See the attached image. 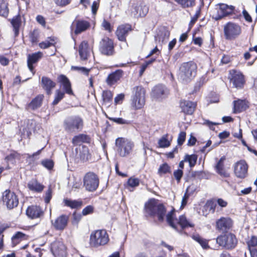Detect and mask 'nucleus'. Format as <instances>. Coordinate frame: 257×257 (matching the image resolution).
<instances>
[{"label":"nucleus","mask_w":257,"mask_h":257,"mask_svg":"<svg viewBox=\"0 0 257 257\" xmlns=\"http://www.w3.org/2000/svg\"><path fill=\"white\" fill-rule=\"evenodd\" d=\"M146 216L157 217L159 221H163L166 213L164 206L155 199H151L145 204Z\"/></svg>","instance_id":"nucleus-1"},{"label":"nucleus","mask_w":257,"mask_h":257,"mask_svg":"<svg viewBox=\"0 0 257 257\" xmlns=\"http://www.w3.org/2000/svg\"><path fill=\"white\" fill-rule=\"evenodd\" d=\"M196 69L197 66L194 62L190 61L184 63L180 67L178 77L183 82H187L195 77Z\"/></svg>","instance_id":"nucleus-2"},{"label":"nucleus","mask_w":257,"mask_h":257,"mask_svg":"<svg viewBox=\"0 0 257 257\" xmlns=\"http://www.w3.org/2000/svg\"><path fill=\"white\" fill-rule=\"evenodd\" d=\"M146 91L141 86H137L133 88L131 97V105L134 109L142 108L145 104Z\"/></svg>","instance_id":"nucleus-3"},{"label":"nucleus","mask_w":257,"mask_h":257,"mask_svg":"<svg viewBox=\"0 0 257 257\" xmlns=\"http://www.w3.org/2000/svg\"><path fill=\"white\" fill-rule=\"evenodd\" d=\"M109 240V236L105 229L92 231L90 235L89 244L93 247H98L106 244Z\"/></svg>","instance_id":"nucleus-4"},{"label":"nucleus","mask_w":257,"mask_h":257,"mask_svg":"<svg viewBox=\"0 0 257 257\" xmlns=\"http://www.w3.org/2000/svg\"><path fill=\"white\" fill-rule=\"evenodd\" d=\"M116 152L121 157L128 156L132 152L134 143L131 140L124 138H118L115 140Z\"/></svg>","instance_id":"nucleus-5"},{"label":"nucleus","mask_w":257,"mask_h":257,"mask_svg":"<svg viewBox=\"0 0 257 257\" xmlns=\"http://www.w3.org/2000/svg\"><path fill=\"white\" fill-rule=\"evenodd\" d=\"M166 219L169 225L176 230H177V224L180 225L182 229L189 227H194V224L188 220L184 215L180 216L179 220L175 218L174 209H173L167 214Z\"/></svg>","instance_id":"nucleus-6"},{"label":"nucleus","mask_w":257,"mask_h":257,"mask_svg":"<svg viewBox=\"0 0 257 257\" xmlns=\"http://www.w3.org/2000/svg\"><path fill=\"white\" fill-rule=\"evenodd\" d=\"M216 242L226 249L232 250L236 247L238 241L234 234L227 233L218 236L216 239Z\"/></svg>","instance_id":"nucleus-7"},{"label":"nucleus","mask_w":257,"mask_h":257,"mask_svg":"<svg viewBox=\"0 0 257 257\" xmlns=\"http://www.w3.org/2000/svg\"><path fill=\"white\" fill-rule=\"evenodd\" d=\"M83 124V120L81 117L74 116L69 117L64 120V127L67 132L73 133L81 130Z\"/></svg>","instance_id":"nucleus-8"},{"label":"nucleus","mask_w":257,"mask_h":257,"mask_svg":"<svg viewBox=\"0 0 257 257\" xmlns=\"http://www.w3.org/2000/svg\"><path fill=\"white\" fill-rule=\"evenodd\" d=\"M83 186L85 189L90 192L95 191L99 183L98 177L92 172L85 174L83 177Z\"/></svg>","instance_id":"nucleus-9"},{"label":"nucleus","mask_w":257,"mask_h":257,"mask_svg":"<svg viewBox=\"0 0 257 257\" xmlns=\"http://www.w3.org/2000/svg\"><path fill=\"white\" fill-rule=\"evenodd\" d=\"M170 36V32L165 27H160L156 30L155 36L156 46L155 48L166 46Z\"/></svg>","instance_id":"nucleus-10"},{"label":"nucleus","mask_w":257,"mask_h":257,"mask_svg":"<svg viewBox=\"0 0 257 257\" xmlns=\"http://www.w3.org/2000/svg\"><path fill=\"white\" fill-rule=\"evenodd\" d=\"M3 201L9 209L17 207L19 204V199L17 196L14 192L10 190H7L4 192Z\"/></svg>","instance_id":"nucleus-11"},{"label":"nucleus","mask_w":257,"mask_h":257,"mask_svg":"<svg viewBox=\"0 0 257 257\" xmlns=\"http://www.w3.org/2000/svg\"><path fill=\"white\" fill-rule=\"evenodd\" d=\"M216 13L214 14L213 17L216 20H218L222 18L231 14L234 10L233 6H229L225 4H219L216 8Z\"/></svg>","instance_id":"nucleus-12"},{"label":"nucleus","mask_w":257,"mask_h":257,"mask_svg":"<svg viewBox=\"0 0 257 257\" xmlns=\"http://www.w3.org/2000/svg\"><path fill=\"white\" fill-rule=\"evenodd\" d=\"M224 30L225 36L227 39H234L241 33L240 27L232 23H228L224 27Z\"/></svg>","instance_id":"nucleus-13"},{"label":"nucleus","mask_w":257,"mask_h":257,"mask_svg":"<svg viewBox=\"0 0 257 257\" xmlns=\"http://www.w3.org/2000/svg\"><path fill=\"white\" fill-rule=\"evenodd\" d=\"M69 217L66 214H61L56 218L51 220V224L54 228L58 231L64 230L67 226Z\"/></svg>","instance_id":"nucleus-14"},{"label":"nucleus","mask_w":257,"mask_h":257,"mask_svg":"<svg viewBox=\"0 0 257 257\" xmlns=\"http://www.w3.org/2000/svg\"><path fill=\"white\" fill-rule=\"evenodd\" d=\"M90 27V23L83 20H75L71 26V30L75 35H78L86 30Z\"/></svg>","instance_id":"nucleus-15"},{"label":"nucleus","mask_w":257,"mask_h":257,"mask_svg":"<svg viewBox=\"0 0 257 257\" xmlns=\"http://www.w3.org/2000/svg\"><path fill=\"white\" fill-rule=\"evenodd\" d=\"M169 93L165 86L159 84L155 86L152 90L151 97L156 100H161L165 98Z\"/></svg>","instance_id":"nucleus-16"},{"label":"nucleus","mask_w":257,"mask_h":257,"mask_svg":"<svg viewBox=\"0 0 257 257\" xmlns=\"http://www.w3.org/2000/svg\"><path fill=\"white\" fill-rule=\"evenodd\" d=\"M229 78L233 86L236 88H241L243 84V76L239 72L231 70L229 72Z\"/></svg>","instance_id":"nucleus-17"},{"label":"nucleus","mask_w":257,"mask_h":257,"mask_svg":"<svg viewBox=\"0 0 257 257\" xmlns=\"http://www.w3.org/2000/svg\"><path fill=\"white\" fill-rule=\"evenodd\" d=\"M248 166L244 160H240L234 165V173L238 178H244L247 172Z\"/></svg>","instance_id":"nucleus-18"},{"label":"nucleus","mask_w":257,"mask_h":257,"mask_svg":"<svg viewBox=\"0 0 257 257\" xmlns=\"http://www.w3.org/2000/svg\"><path fill=\"white\" fill-rule=\"evenodd\" d=\"M132 30V27L129 24L121 25L119 26L115 32L118 39L120 41L125 42L126 37L129 32L131 31Z\"/></svg>","instance_id":"nucleus-19"},{"label":"nucleus","mask_w":257,"mask_h":257,"mask_svg":"<svg viewBox=\"0 0 257 257\" xmlns=\"http://www.w3.org/2000/svg\"><path fill=\"white\" fill-rule=\"evenodd\" d=\"M232 225V221L229 217H221L216 221V228L220 231H226L230 229Z\"/></svg>","instance_id":"nucleus-20"},{"label":"nucleus","mask_w":257,"mask_h":257,"mask_svg":"<svg viewBox=\"0 0 257 257\" xmlns=\"http://www.w3.org/2000/svg\"><path fill=\"white\" fill-rule=\"evenodd\" d=\"M43 56L42 52L39 51L36 53H33L32 54L28 55L27 59V65L28 67L31 72L34 74V67L33 65L37 63Z\"/></svg>","instance_id":"nucleus-21"},{"label":"nucleus","mask_w":257,"mask_h":257,"mask_svg":"<svg viewBox=\"0 0 257 257\" xmlns=\"http://www.w3.org/2000/svg\"><path fill=\"white\" fill-rule=\"evenodd\" d=\"M26 214L29 218L35 219L43 216V211L39 206L32 205L27 208Z\"/></svg>","instance_id":"nucleus-22"},{"label":"nucleus","mask_w":257,"mask_h":257,"mask_svg":"<svg viewBox=\"0 0 257 257\" xmlns=\"http://www.w3.org/2000/svg\"><path fill=\"white\" fill-rule=\"evenodd\" d=\"M123 71L121 69H118L110 73L107 76L106 82L108 85L112 86L118 81L122 77Z\"/></svg>","instance_id":"nucleus-23"},{"label":"nucleus","mask_w":257,"mask_h":257,"mask_svg":"<svg viewBox=\"0 0 257 257\" xmlns=\"http://www.w3.org/2000/svg\"><path fill=\"white\" fill-rule=\"evenodd\" d=\"M58 81L62 86L65 93L69 95H73L71 83L68 78L64 75L61 74L58 77Z\"/></svg>","instance_id":"nucleus-24"},{"label":"nucleus","mask_w":257,"mask_h":257,"mask_svg":"<svg viewBox=\"0 0 257 257\" xmlns=\"http://www.w3.org/2000/svg\"><path fill=\"white\" fill-rule=\"evenodd\" d=\"M41 86L46 91L47 94H51L52 89L55 87L56 83L53 81L50 78L43 76L41 80Z\"/></svg>","instance_id":"nucleus-25"},{"label":"nucleus","mask_w":257,"mask_h":257,"mask_svg":"<svg viewBox=\"0 0 257 257\" xmlns=\"http://www.w3.org/2000/svg\"><path fill=\"white\" fill-rule=\"evenodd\" d=\"M196 103L188 100H183L180 102L182 111L187 114H192L195 110Z\"/></svg>","instance_id":"nucleus-26"},{"label":"nucleus","mask_w":257,"mask_h":257,"mask_svg":"<svg viewBox=\"0 0 257 257\" xmlns=\"http://www.w3.org/2000/svg\"><path fill=\"white\" fill-rule=\"evenodd\" d=\"M59 41L57 38L54 36L48 37L44 41L40 43L41 48H47L48 47H58Z\"/></svg>","instance_id":"nucleus-27"},{"label":"nucleus","mask_w":257,"mask_h":257,"mask_svg":"<svg viewBox=\"0 0 257 257\" xmlns=\"http://www.w3.org/2000/svg\"><path fill=\"white\" fill-rule=\"evenodd\" d=\"M225 160L224 156L222 157L215 166V169L218 174L221 176L227 178L229 176V174L224 168V161Z\"/></svg>","instance_id":"nucleus-28"},{"label":"nucleus","mask_w":257,"mask_h":257,"mask_svg":"<svg viewBox=\"0 0 257 257\" xmlns=\"http://www.w3.org/2000/svg\"><path fill=\"white\" fill-rule=\"evenodd\" d=\"M44 98V95L40 94L32 100L31 102L29 103L27 106V109L35 110L39 108L42 103Z\"/></svg>","instance_id":"nucleus-29"},{"label":"nucleus","mask_w":257,"mask_h":257,"mask_svg":"<svg viewBox=\"0 0 257 257\" xmlns=\"http://www.w3.org/2000/svg\"><path fill=\"white\" fill-rule=\"evenodd\" d=\"M233 112L238 113L245 110L248 107L247 102L245 100L238 99L233 102Z\"/></svg>","instance_id":"nucleus-30"},{"label":"nucleus","mask_w":257,"mask_h":257,"mask_svg":"<svg viewBox=\"0 0 257 257\" xmlns=\"http://www.w3.org/2000/svg\"><path fill=\"white\" fill-rule=\"evenodd\" d=\"M28 188L35 192H41L44 189V186L38 182L36 179L30 180L28 183Z\"/></svg>","instance_id":"nucleus-31"},{"label":"nucleus","mask_w":257,"mask_h":257,"mask_svg":"<svg viewBox=\"0 0 257 257\" xmlns=\"http://www.w3.org/2000/svg\"><path fill=\"white\" fill-rule=\"evenodd\" d=\"M78 156L80 159L83 162H86L89 160L91 158V155L89 153L88 148L84 146H83L81 148H79Z\"/></svg>","instance_id":"nucleus-32"},{"label":"nucleus","mask_w":257,"mask_h":257,"mask_svg":"<svg viewBox=\"0 0 257 257\" xmlns=\"http://www.w3.org/2000/svg\"><path fill=\"white\" fill-rule=\"evenodd\" d=\"M89 141L90 138L84 134L76 136L72 139V143L74 145H78L82 143H89Z\"/></svg>","instance_id":"nucleus-33"},{"label":"nucleus","mask_w":257,"mask_h":257,"mask_svg":"<svg viewBox=\"0 0 257 257\" xmlns=\"http://www.w3.org/2000/svg\"><path fill=\"white\" fill-rule=\"evenodd\" d=\"M112 94L110 91L104 90L102 94L103 104L106 106H110L111 102L112 101Z\"/></svg>","instance_id":"nucleus-34"},{"label":"nucleus","mask_w":257,"mask_h":257,"mask_svg":"<svg viewBox=\"0 0 257 257\" xmlns=\"http://www.w3.org/2000/svg\"><path fill=\"white\" fill-rule=\"evenodd\" d=\"M21 18L19 16L14 17L11 21L12 25L14 28L15 36H17L19 33V28L21 25Z\"/></svg>","instance_id":"nucleus-35"},{"label":"nucleus","mask_w":257,"mask_h":257,"mask_svg":"<svg viewBox=\"0 0 257 257\" xmlns=\"http://www.w3.org/2000/svg\"><path fill=\"white\" fill-rule=\"evenodd\" d=\"M20 155L17 152H13L6 158L9 165H15L17 162L20 161Z\"/></svg>","instance_id":"nucleus-36"},{"label":"nucleus","mask_w":257,"mask_h":257,"mask_svg":"<svg viewBox=\"0 0 257 257\" xmlns=\"http://www.w3.org/2000/svg\"><path fill=\"white\" fill-rule=\"evenodd\" d=\"M64 203L65 205L71 208H79L82 205V202L77 200H72L67 198L64 199Z\"/></svg>","instance_id":"nucleus-37"},{"label":"nucleus","mask_w":257,"mask_h":257,"mask_svg":"<svg viewBox=\"0 0 257 257\" xmlns=\"http://www.w3.org/2000/svg\"><path fill=\"white\" fill-rule=\"evenodd\" d=\"M8 3L5 0H0V16L7 17L9 14Z\"/></svg>","instance_id":"nucleus-38"},{"label":"nucleus","mask_w":257,"mask_h":257,"mask_svg":"<svg viewBox=\"0 0 257 257\" xmlns=\"http://www.w3.org/2000/svg\"><path fill=\"white\" fill-rule=\"evenodd\" d=\"M216 207V203L212 200H208L204 206L206 212L214 213Z\"/></svg>","instance_id":"nucleus-39"},{"label":"nucleus","mask_w":257,"mask_h":257,"mask_svg":"<svg viewBox=\"0 0 257 257\" xmlns=\"http://www.w3.org/2000/svg\"><path fill=\"white\" fill-rule=\"evenodd\" d=\"M101 48H113L112 41L108 37L103 38L100 42Z\"/></svg>","instance_id":"nucleus-40"},{"label":"nucleus","mask_w":257,"mask_h":257,"mask_svg":"<svg viewBox=\"0 0 257 257\" xmlns=\"http://www.w3.org/2000/svg\"><path fill=\"white\" fill-rule=\"evenodd\" d=\"M27 235L21 232H17L12 238V241L14 243L17 244L22 240L27 239Z\"/></svg>","instance_id":"nucleus-41"},{"label":"nucleus","mask_w":257,"mask_h":257,"mask_svg":"<svg viewBox=\"0 0 257 257\" xmlns=\"http://www.w3.org/2000/svg\"><path fill=\"white\" fill-rule=\"evenodd\" d=\"M65 93L59 89L55 91L54 100L52 102L53 105L57 104L64 97Z\"/></svg>","instance_id":"nucleus-42"},{"label":"nucleus","mask_w":257,"mask_h":257,"mask_svg":"<svg viewBox=\"0 0 257 257\" xmlns=\"http://www.w3.org/2000/svg\"><path fill=\"white\" fill-rule=\"evenodd\" d=\"M193 238L197 241L203 248L207 249L209 248L207 240L202 238L199 235H193Z\"/></svg>","instance_id":"nucleus-43"},{"label":"nucleus","mask_w":257,"mask_h":257,"mask_svg":"<svg viewBox=\"0 0 257 257\" xmlns=\"http://www.w3.org/2000/svg\"><path fill=\"white\" fill-rule=\"evenodd\" d=\"M197 160V156L196 155H186L184 158V161L188 162L190 167H193L195 166Z\"/></svg>","instance_id":"nucleus-44"},{"label":"nucleus","mask_w":257,"mask_h":257,"mask_svg":"<svg viewBox=\"0 0 257 257\" xmlns=\"http://www.w3.org/2000/svg\"><path fill=\"white\" fill-rule=\"evenodd\" d=\"M168 135L162 137L158 141V145L160 148H167L170 146V142L168 140Z\"/></svg>","instance_id":"nucleus-45"},{"label":"nucleus","mask_w":257,"mask_h":257,"mask_svg":"<svg viewBox=\"0 0 257 257\" xmlns=\"http://www.w3.org/2000/svg\"><path fill=\"white\" fill-rule=\"evenodd\" d=\"M182 8H188L192 7L194 4V0H174Z\"/></svg>","instance_id":"nucleus-46"},{"label":"nucleus","mask_w":257,"mask_h":257,"mask_svg":"<svg viewBox=\"0 0 257 257\" xmlns=\"http://www.w3.org/2000/svg\"><path fill=\"white\" fill-rule=\"evenodd\" d=\"M89 50L90 49H79V54L81 60H85L87 59L90 54Z\"/></svg>","instance_id":"nucleus-47"},{"label":"nucleus","mask_w":257,"mask_h":257,"mask_svg":"<svg viewBox=\"0 0 257 257\" xmlns=\"http://www.w3.org/2000/svg\"><path fill=\"white\" fill-rule=\"evenodd\" d=\"M170 171V168L169 166L167 164L164 163L160 166L158 170V173L161 175L169 172Z\"/></svg>","instance_id":"nucleus-48"},{"label":"nucleus","mask_w":257,"mask_h":257,"mask_svg":"<svg viewBox=\"0 0 257 257\" xmlns=\"http://www.w3.org/2000/svg\"><path fill=\"white\" fill-rule=\"evenodd\" d=\"M8 226L4 224L0 223V249L4 245V231L7 228Z\"/></svg>","instance_id":"nucleus-49"},{"label":"nucleus","mask_w":257,"mask_h":257,"mask_svg":"<svg viewBox=\"0 0 257 257\" xmlns=\"http://www.w3.org/2000/svg\"><path fill=\"white\" fill-rule=\"evenodd\" d=\"M42 165L48 170L52 169L54 167V163L50 159L44 160L41 162Z\"/></svg>","instance_id":"nucleus-50"},{"label":"nucleus","mask_w":257,"mask_h":257,"mask_svg":"<svg viewBox=\"0 0 257 257\" xmlns=\"http://www.w3.org/2000/svg\"><path fill=\"white\" fill-rule=\"evenodd\" d=\"M247 244L249 249L254 248L257 245V237L252 236L247 242Z\"/></svg>","instance_id":"nucleus-51"},{"label":"nucleus","mask_w":257,"mask_h":257,"mask_svg":"<svg viewBox=\"0 0 257 257\" xmlns=\"http://www.w3.org/2000/svg\"><path fill=\"white\" fill-rule=\"evenodd\" d=\"M71 70L74 71H77L81 73H82L86 75H88L90 69H88L84 67H78V66H72L71 67Z\"/></svg>","instance_id":"nucleus-52"},{"label":"nucleus","mask_w":257,"mask_h":257,"mask_svg":"<svg viewBox=\"0 0 257 257\" xmlns=\"http://www.w3.org/2000/svg\"><path fill=\"white\" fill-rule=\"evenodd\" d=\"M127 183L130 186L135 187L139 185L140 180L138 178H130L127 181Z\"/></svg>","instance_id":"nucleus-53"},{"label":"nucleus","mask_w":257,"mask_h":257,"mask_svg":"<svg viewBox=\"0 0 257 257\" xmlns=\"http://www.w3.org/2000/svg\"><path fill=\"white\" fill-rule=\"evenodd\" d=\"M186 133L184 132H181L179 133L177 139V143L179 145L181 146L184 143L186 139Z\"/></svg>","instance_id":"nucleus-54"},{"label":"nucleus","mask_w":257,"mask_h":257,"mask_svg":"<svg viewBox=\"0 0 257 257\" xmlns=\"http://www.w3.org/2000/svg\"><path fill=\"white\" fill-rule=\"evenodd\" d=\"M138 7H140L139 11L140 17H145L148 12V8L146 6H138Z\"/></svg>","instance_id":"nucleus-55"},{"label":"nucleus","mask_w":257,"mask_h":257,"mask_svg":"<svg viewBox=\"0 0 257 257\" xmlns=\"http://www.w3.org/2000/svg\"><path fill=\"white\" fill-rule=\"evenodd\" d=\"M109 119L119 124H128L129 121L120 117L110 118Z\"/></svg>","instance_id":"nucleus-56"},{"label":"nucleus","mask_w":257,"mask_h":257,"mask_svg":"<svg viewBox=\"0 0 257 257\" xmlns=\"http://www.w3.org/2000/svg\"><path fill=\"white\" fill-rule=\"evenodd\" d=\"M174 176L177 181V182L179 183L180 181V180L183 176V171L181 169H178L174 172Z\"/></svg>","instance_id":"nucleus-57"},{"label":"nucleus","mask_w":257,"mask_h":257,"mask_svg":"<svg viewBox=\"0 0 257 257\" xmlns=\"http://www.w3.org/2000/svg\"><path fill=\"white\" fill-rule=\"evenodd\" d=\"M139 9L140 7H138V6H133L131 10V16L135 18L140 17L139 16Z\"/></svg>","instance_id":"nucleus-58"},{"label":"nucleus","mask_w":257,"mask_h":257,"mask_svg":"<svg viewBox=\"0 0 257 257\" xmlns=\"http://www.w3.org/2000/svg\"><path fill=\"white\" fill-rule=\"evenodd\" d=\"M156 59V58H152L151 60L146 61L144 64H143L141 67V70L140 71V74L141 75H142V74L144 73L146 69L147 68L148 65L151 64L153 61H155Z\"/></svg>","instance_id":"nucleus-59"},{"label":"nucleus","mask_w":257,"mask_h":257,"mask_svg":"<svg viewBox=\"0 0 257 257\" xmlns=\"http://www.w3.org/2000/svg\"><path fill=\"white\" fill-rule=\"evenodd\" d=\"M56 4L59 6L64 7L69 4L71 0H54Z\"/></svg>","instance_id":"nucleus-60"},{"label":"nucleus","mask_w":257,"mask_h":257,"mask_svg":"<svg viewBox=\"0 0 257 257\" xmlns=\"http://www.w3.org/2000/svg\"><path fill=\"white\" fill-rule=\"evenodd\" d=\"M253 53H257V49H249V51L244 54V58L245 60H248L251 58Z\"/></svg>","instance_id":"nucleus-61"},{"label":"nucleus","mask_w":257,"mask_h":257,"mask_svg":"<svg viewBox=\"0 0 257 257\" xmlns=\"http://www.w3.org/2000/svg\"><path fill=\"white\" fill-rule=\"evenodd\" d=\"M124 98V95L122 93H120L118 94L115 98H114V103L115 104H120L122 103V101L123 100Z\"/></svg>","instance_id":"nucleus-62"},{"label":"nucleus","mask_w":257,"mask_h":257,"mask_svg":"<svg viewBox=\"0 0 257 257\" xmlns=\"http://www.w3.org/2000/svg\"><path fill=\"white\" fill-rule=\"evenodd\" d=\"M93 211V207L92 206L89 205L84 208L82 210V214L86 215L92 213Z\"/></svg>","instance_id":"nucleus-63"},{"label":"nucleus","mask_w":257,"mask_h":257,"mask_svg":"<svg viewBox=\"0 0 257 257\" xmlns=\"http://www.w3.org/2000/svg\"><path fill=\"white\" fill-rule=\"evenodd\" d=\"M203 124L208 126L210 128V129H211L212 130H214L215 127L214 126L215 125H218L219 123H216V122H213L209 121V120H205L204 121Z\"/></svg>","instance_id":"nucleus-64"}]
</instances>
